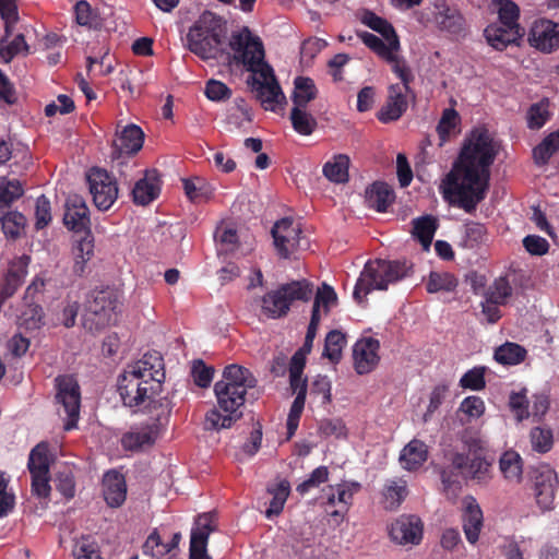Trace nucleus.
Segmentation results:
<instances>
[{"label":"nucleus","instance_id":"obj_1","mask_svg":"<svg viewBox=\"0 0 559 559\" xmlns=\"http://www.w3.org/2000/svg\"><path fill=\"white\" fill-rule=\"evenodd\" d=\"M165 370L157 352L145 354L140 360L127 366L118 378V392L123 404L146 411L151 416L142 425L127 432L122 445L128 450L151 447L168 424L171 406L160 396Z\"/></svg>","mask_w":559,"mask_h":559},{"label":"nucleus","instance_id":"obj_2","mask_svg":"<svg viewBox=\"0 0 559 559\" xmlns=\"http://www.w3.org/2000/svg\"><path fill=\"white\" fill-rule=\"evenodd\" d=\"M498 152L497 143L486 129L474 130L466 140L457 162L442 182L445 197L472 213L486 197L490 165Z\"/></svg>","mask_w":559,"mask_h":559},{"label":"nucleus","instance_id":"obj_3","mask_svg":"<svg viewBox=\"0 0 559 559\" xmlns=\"http://www.w3.org/2000/svg\"><path fill=\"white\" fill-rule=\"evenodd\" d=\"M229 47L234 60L242 63L252 72L251 86L257 98L265 110H276L285 96L275 79L273 69L264 62V48L261 39L253 35L248 27L235 31L230 35Z\"/></svg>","mask_w":559,"mask_h":559},{"label":"nucleus","instance_id":"obj_4","mask_svg":"<svg viewBox=\"0 0 559 559\" xmlns=\"http://www.w3.org/2000/svg\"><path fill=\"white\" fill-rule=\"evenodd\" d=\"M226 26L224 20L204 11L188 28L183 46L203 60L217 59L224 53Z\"/></svg>","mask_w":559,"mask_h":559},{"label":"nucleus","instance_id":"obj_5","mask_svg":"<svg viewBox=\"0 0 559 559\" xmlns=\"http://www.w3.org/2000/svg\"><path fill=\"white\" fill-rule=\"evenodd\" d=\"M360 21L383 37L379 38L368 32H357L360 40L380 58L390 63L392 71L403 73L404 68H401V60H404V58L400 56L401 45L393 26L386 20L370 11H365L361 14Z\"/></svg>","mask_w":559,"mask_h":559},{"label":"nucleus","instance_id":"obj_6","mask_svg":"<svg viewBox=\"0 0 559 559\" xmlns=\"http://www.w3.org/2000/svg\"><path fill=\"white\" fill-rule=\"evenodd\" d=\"M409 267L405 262L374 260L366 263L357 280L353 296L359 304L372 290H385L390 284L407 276Z\"/></svg>","mask_w":559,"mask_h":559},{"label":"nucleus","instance_id":"obj_7","mask_svg":"<svg viewBox=\"0 0 559 559\" xmlns=\"http://www.w3.org/2000/svg\"><path fill=\"white\" fill-rule=\"evenodd\" d=\"M214 392L218 407L226 414L222 415L217 409L209 411L205 415L204 427L207 430L229 428L241 416L239 408L245 404L246 392L216 383Z\"/></svg>","mask_w":559,"mask_h":559},{"label":"nucleus","instance_id":"obj_8","mask_svg":"<svg viewBox=\"0 0 559 559\" xmlns=\"http://www.w3.org/2000/svg\"><path fill=\"white\" fill-rule=\"evenodd\" d=\"M118 295L112 289L93 292L87 301L84 325L90 330H99L117 321Z\"/></svg>","mask_w":559,"mask_h":559},{"label":"nucleus","instance_id":"obj_9","mask_svg":"<svg viewBox=\"0 0 559 559\" xmlns=\"http://www.w3.org/2000/svg\"><path fill=\"white\" fill-rule=\"evenodd\" d=\"M144 134L140 127L128 124L120 132H117L114 140L112 163L121 176L129 177V159L142 148Z\"/></svg>","mask_w":559,"mask_h":559},{"label":"nucleus","instance_id":"obj_10","mask_svg":"<svg viewBox=\"0 0 559 559\" xmlns=\"http://www.w3.org/2000/svg\"><path fill=\"white\" fill-rule=\"evenodd\" d=\"M272 236L277 253L285 259L309 247L308 239L302 236L301 224L288 217L274 224Z\"/></svg>","mask_w":559,"mask_h":559},{"label":"nucleus","instance_id":"obj_11","mask_svg":"<svg viewBox=\"0 0 559 559\" xmlns=\"http://www.w3.org/2000/svg\"><path fill=\"white\" fill-rule=\"evenodd\" d=\"M401 68H404L403 73L393 71L401 80V84H393L389 87V96L385 105L378 114V118L382 122H390L399 119L407 109V93L409 91V83L413 80L411 69L405 60H401Z\"/></svg>","mask_w":559,"mask_h":559},{"label":"nucleus","instance_id":"obj_12","mask_svg":"<svg viewBox=\"0 0 559 559\" xmlns=\"http://www.w3.org/2000/svg\"><path fill=\"white\" fill-rule=\"evenodd\" d=\"M532 480L538 508L544 512L552 510L559 491V480L555 469L548 464H538L532 471Z\"/></svg>","mask_w":559,"mask_h":559},{"label":"nucleus","instance_id":"obj_13","mask_svg":"<svg viewBox=\"0 0 559 559\" xmlns=\"http://www.w3.org/2000/svg\"><path fill=\"white\" fill-rule=\"evenodd\" d=\"M57 382V402L61 408L60 415H64L67 421L66 430H71L76 426L80 414L81 394L76 380L71 376H62L56 379Z\"/></svg>","mask_w":559,"mask_h":559},{"label":"nucleus","instance_id":"obj_14","mask_svg":"<svg viewBox=\"0 0 559 559\" xmlns=\"http://www.w3.org/2000/svg\"><path fill=\"white\" fill-rule=\"evenodd\" d=\"M87 182L95 206L100 211L110 209L118 198L116 180L105 169L93 168Z\"/></svg>","mask_w":559,"mask_h":559},{"label":"nucleus","instance_id":"obj_15","mask_svg":"<svg viewBox=\"0 0 559 559\" xmlns=\"http://www.w3.org/2000/svg\"><path fill=\"white\" fill-rule=\"evenodd\" d=\"M527 41L531 47L543 53L558 50L559 22L546 17L535 20L530 27Z\"/></svg>","mask_w":559,"mask_h":559},{"label":"nucleus","instance_id":"obj_16","mask_svg":"<svg viewBox=\"0 0 559 559\" xmlns=\"http://www.w3.org/2000/svg\"><path fill=\"white\" fill-rule=\"evenodd\" d=\"M424 524L417 515L403 514L389 527V535L397 545H418L423 539Z\"/></svg>","mask_w":559,"mask_h":559},{"label":"nucleus","instance_id":"obj_17","mask_svg":"<svg viewBox=\"0 0 559 559\" xmlns=\"http://www.w3.org/2000/svg\"><path fill=\"white\" fill-rule=\"evenodd\" d=\"M451 466L466 479L477 484H485L490 478V464L480 455L473 457L463 453H455L451 459Z\"/></svg>","mask_w":559,"mask_h":559},{"label":"nucleus","instance_id":"obj_18","mask_svg":"<svg viewBox=\"0 0 559 559\" xmlns=\"http://www.w3.org/2000/svg\"><path fill=\"white\" fill-rule=\"evenodd\" d=\"M216 530L213 513H204L197 518L191 531L190 559H211L206 554L207 539Z\"/></svg>","mask_w":559,"mask_h":559},{"label":"nucleus","instance_id":"obj_19","mask_svg":"<svg viewBox=\"0 0 559 559\" xmlns=\"http://www.w3.org/2000/svg\"><path fill=\"white\" fill-rule=\"evenodd\" d=\"M64 225L76 235L91 230L90 211L83 197L70 194L66 201Z\"/></svg>","mask_w":559,"mask_h":559},{"label":"nucleus","instance_id":"obj_20","mask_svg":"<svg viewBox=\"0 0 559 559\" xmlns=\"http://www.w3.org/2000/svg\"><path fill=\"white\" fill-rule=\"evenodd\" d=\"M379 348V341L372 337L361 338L356 342L353 356L355 369L359 374L368 373L376 368L380 359Z\"/></svg>","mask_w":559,"mask_h":559},{"label":"nucleus","instance_id":"obj_21","mask_svg":"<svg viewBox=\"0 0 559 559\" xmlns=\"http://www.w3.org/2000/svg\"><path fill=\"white\" fill-rule=\"evenodd\" d=\"M463 531L468 543L475 544L483 528V511L476 499L468 496L463 499Z\"/></svg>","mask_w":559,"mask_h":559},{"label":"nucleus","instance_id":"obj_22","mask_svg":"<svg viewBox=\"0 0 559 559\" xmlns=\"http://www.w3.org/2000/svg\"><path fill=\"white\" fill-rule=\"evenodd\" d=\"M522 35L523 31L520 26L492 24L485 29V37L488 44L497 50H502L508 45L516 43Z\"/></svg>","mask_w":559,"mask_h":559},{"label":"nucleus","instance_id":"obj_23","mask_svg":"<svg viewBox=\"0 0 559 559\" xmlns=\"http://www.w3.org/2000/svg\"><path fill=\"white\" fill-rule=\"evenodd\" d=\"M255 382L257 380L249 369L233 364L225 367L223 379L216 382V384H225L229 389H237L247 393L248 389L255 385Z\"/></svg>","mask_w":559,"mask_h":559},{"label":"nucleus","instance_id":"obj_24","mask_svg":"<svg viewBox=\"0 0 559 559\" xmlns=\"http://www.w3.org/2000/svg\"><path fill=\"white\" fill-rule=\"evenodd\" d=\"M435 8V21L442 31L453 35H460L464 31V19L456 9L444 2L436 3Z\"/></svg>","mask_w":559,"mask_h":559},{"label":"nucleus","instance_id":"obj_25","mask_svg":"<svg viewBox=\"0 0 559 559\" xmlns=\"http://www.w3.org/2000/svg\"><path fill=\"white\" fill-rule=\"evenodd\" d=\"M159 180L156 170H147L133 190V201L140 205H146L155 200L159 193Z\"/></svg>","mask_w":559,"mask_h":559},{"label":"nucleus","instance_id":"obj_26","mask_svg":"<svg viewBox=\"0 0 559 559\" xmlns=\"http://www.w3.org/2000/svg\"><path fill=\"white\" fill-rule=\"evenodd\" d=\"M103 487L104 498L110 507H119L126 500V481L118 472L106 473L103 479Z\"/></svg>","mask_w":559,"mask_h":559},{"label":"nucleus","instance_id":"obj_27","mask_svg":"<svg viewBox=\"0 0 559 559\" xmlns=\"http://www.w3.org/2000/svg\"><path fill=\"white\" fill-rule=\"evenodd\" d=\"M255 301L260 302L261 312L271 319L282 318L289 311L281 285L276 289L267 292L261 298L255 299Z\"/></svg>","mask_w":559,"mask_h":559},{"label":"nucleus","instance_id":"obj_28","mask_svg":"<svg viewBox=\"0 0 559 559\" xmlns=\"http://www.w3.org/2000/svg\"><path fill=\"white\" fill-rule=\"evenodd\" d=\"M427 445L418 439H413L402 449L399 460L404 469L415 471L427 461Z\"/></svg>","mask_w":559,"mask_h":559},{"label":"nucleus","instance_id":"obj_29","mask_svg":"<svg viewBox=\"0 0 559 559\" xmlns=\"http://www.w3.org/2000/svg\"><path fill=\"white\" fill-rule=\"evenodd\" d=\"M94 254V237L91 230L82 231L76 235L73 246L74 265L73 271L75 274L81 275L84 272L85 264Z\"/></svg>","mask_w":559,"mask_h":559},{"label":"nucleus","instance_id":"obj_30","mask_svg":"<svg viewBox=\"0 0 559 559\" xmlns=\"http://www.w3.org/2000/svg\"><path fill=\"white\" fill-rule=\"evenodd\" d=\"M394 201V192L391 187L383 182H374L366 190V202L369 207L378 212H385Z\"/></svg>","mask_w":559,"mask_h":559},{"label":"nucleus","instance_id":"obj_31","mask_svg":"<svg viewBox=\"0 0 559 559\" xmlns=\"http://www.w3.org/2000/svg\"><path fill=\"white\" fill-rule=\"evenodd\" d=\"M337 305V295L333 287L328 284H322L316 293L311 318H316L321 321L322 317L329 314V312Z\"/></svg>","mask_w":559,"mask_h":559},{"label":"nucleus","instance_id":"obj_32","mask_svg":"<svg viewBox=\"0 0 559 559\" xmlns=\"http://www.w3.org/2000/svg\"><path fill=\"white\" fill-rule=\"evenodd\" d=\"M289 492L290 485L285 479L267 487V493L272 497L269 508L265 510V516L269 520L278 516L282 513Z\"/></svg>","mask_w":559,"mask_h":559},{"label":"nucleus","instance_id":"obj_33","mask_svg":"<svg viewBox=\"0 0 559 559\" xmlns=\"http://www.w3.org/2000/svg\"><path fill=\"white\" fill-rule=\"evenodd\" d=\"M499 467L503 477L513 484H520L523 476V461L521 455L513 451H506L500 460Z\"/></svg>","mask_w":559,"mask_h":559},{"label":"nucleus","instance_id":"obj_34","mask_svg":"<svg viewBox=\"0 0 559 559\" xmlns=\"http://www.w3.org/2000/svg\"><path fill=\"white\" fill-rule=\"evenodd\" d=\"M382 495L385 509H396L408 495L406 480L402 478L388 479Z\"/></svg>","mask_w":559,"mask_h":559},{"label":"nucleus","instance_id":"obj_35","mask_svg":"<svg viewBox=\"0 0 559 559\" xmlns=\"http://www.w3.org/2000/svg\"><path fill=\"white\" fill-rule=\"evenodd\" d=\"M438 221L431 215H424L413 219V236L421 243L424 250H429Z\"/></svg>","mask_w":559,"mask_h":559},{"label":"nucleus","instance_id":"obj_36","mask_svg":"<svg viewBox=\"0 0 559 559\" xmlns=\"http://www.w3.org/2000/svg\"><path fill=\"white\" fill-rule=\"evenodd\" d=\"M17 324L27 331L40 329L44 324L43 308L33 300H24V306L17 317Z\"/></svg>","mask_w":559,"mask_h":559},{"label":"nucleus","instance_id":"obj_37","mask_svg":"<svg viewBox=\"0 0 559 559\" xmlns=\"http://www.w3.org/2000/svg\"><path fill=\"white\" fill-rule=\"evenodd\" d=\"M281 287L289 309L294 301H308L313 294V285L307 280L292 281Z\"/></svg>","mask_w":559,"mask_h":559},{"label":"nucleus","instance_id":"obj_38","mask_svg":"<svg viewBox=\"0 0 559 559\" xmlns=\"http://www.w3.org/2000/svg\"><path fill=\"white\" fill-rule=\"evenodd\" d=\"M349 158L346 155H335L323 166V175L332 182L343 183L348 180Z\"/></svg>","mask_w":559,"mask_h":559},{"label":"nucleus","instance_id":"obj_39","mask_svg":"<svg viewBox=\"0 0 559 559\" xmlns=\"http://www.w3.org/2000/svg\"><path fill=\"white\" fill-rule=\"evenodd\" d=\"M290 121L294 130L301 135H310L317 128V120L307 107H293Z\"/></svg>","mask_w":559,"mask_h":559},{"label":"nucleus","instance_id":"obj_40","mask_svg":"<svg viewBox=\"0 0 559 559\" xmlns=\"http://www.w3.org/2000/svg\"><path fill=\"white\" fill-rule=\"evenodd\" d=\"M316 95L317 88L311 79L304 76L295 79L293 107H307L308 103L314 99Z\"/></svg>","mask_w":559,"mask_h":559},{"label":"nucleus","instance_id":"obj_41","mask_svg":"<svg viewBox=\"0 0 559 559\" xmlns=\"http://www.w3.org/2000/svg\"><path fill=\"white\" fill-rule=\"evenodd\" d=\"M526 357V349L516 343L507 342L495 352V359L502 365H518Z\"/></svg>","mask_w":559,"mask_h":559},{"label":"nucleus","instance_id":"obj_42","mask_svg":"<svg viewBox=\"0 0 559 559\" xmlns=\"http://www.w3.org/2000/svg\"><path fill=\"white\" fill-rule=\"evenodd\" d=\"M457 280L448 272H431L427 281V292L435 294L439 292H453L457 286Z\"/></svg>","mask_w":559,"mask_h":559},{"label":"nucleus","instance_id":"obj_43","mask_svg":"<svg viewBox=\"0 0 559 559\" xmlns=\"http://www.w3.org/2000/svg\"><path fill=\"white\" fill-rule=\"evenodd\" d=\"M559 150V130L548 134L542 143L533 151L534 159L537 164H546L549 158Z\"/></svg>","mask_w":559,"mask_h":559},{"label":"nucleus","instance_id":"obj_44","mask_svg":"<svg viewBox=\"0 0 559 559\" xmlns=\"http://www.w3.org/2000/svg\"><path fill=\"white\" fill-rule=\"evenodd\" d=\"M532 449L537 453H547L554 445V433L549 427H534L530 432Z\"/></svg>","mask_w":559,"mask_h":559},{"label":"nucleus","instance_id":"obj_45","mask_svg":"<svg viewBox=\"0 0 559 559\" xmlns=\"http://www.w3.org/2000/svg\"><path fill=\"white\" fill-rule=\"evenodd\" d=\"M23 188L19 180L0 177V209L9 207L23 195Z\"/></svg>","mask_w":559,"mask_h":559},{"label":"nucleus","instance_id":"obj_46","mask_svg":"<svg viewBox=\"0 0 559 559\" xmlns=\"http://www.w3.org/2000/svg\"><path fill=\"white\" fill-rule=\"evenodd\" d=\"M1 225L3 233L13 239L21 236L25 226V216L16 211H10L2 215Z\"/></svg>","mask_w":559,"mask_h":559},{"label":"nucleus","instance_id":"obj_47","mask_svg":"<svg viewBox=\"0 0 559 559\" xmlns=\"http://www.w3.org/2000/svg\"><path fill=\"white\" fill-rule=\"evenodd\" d=\"M28 469L31 474L49 473L48 445L37 444L29 453Z\"/></svg>","mask_w":559,"mask_h":559},{"label":"nucleus","instance_id":"obj_48","mask_svg":"<svg viewBox=\"0 0 559 559\" xmlns=\"http://www.w3.org/2000/svg\"><path fill=\"white\" fill-rule=\"evenodd\" d=\"M346 344L345 335L337 330H333L328 333L325 337V345L323 356L329 358L332 362L340 360L342 350Z\"/></svg>","mask_w":559,"mask_h":559},{"label":"nucleus","instance_id":"obj_49","mask_svg":"<svg viewBox=\"0 0 559 559\" xmlns=\"http://www.w3.org/2000/svg\"><path fill=\"white\" fill-rule=\"evenodd\" d=\"M5 38L0 40V60L8 63L16 55L21 52H28V45L26 44L23 34L16 35L10 43H7Z\"/></svg>","mask_w":559,"mask_h":559},{"label":"nucleus","instance_id":"obj_50","mask_svg":"<svg viewBox=\"0 0 559 559\" xmlns=\"http://www.w3.org/2000/svg\"><path fill=\"white\" fill-rule=\"evenodd\" d=\"M484 296L493 300V302L506 305L508 299L512 296V287L509 281L501 276L493 281L486 289Z\"/></svg>","mask_w":559,"mask_h":559},{"label":"nucleus","instance_id":"obj_51","mask_svg":"<svg viewBox=\"0 0 559 559\" xmlns=\"http://www.w3.org/2000/svg\"><path fill=\"white\" fill-rule=\"evenodd\" d=\"M171 551L170 544L162 542L159 534L154 531L146 538L143 545V554L153 559H164Z\"/></svg>","mask_w":559,"mask_h":559},{"label":"nucleus","instance_id":"obj_52","mask_svg":"<svg viewBox=\"0 0 559 559\" xmlns=\"http://www.w3.org/2000/svg\"><path fill=\"white\" fill-rule=\"evenodd\" d=\"M27 263L24 264L20 270L10 269L2 287L0 288V295L2 296V299H8L11 296L14 295V293L19 289V287L23 283V278L26 274V266Z\"/></svg>","mask_w":559,"mask_h":559},{"label":"nucleus","instance_id":"obj_53","mask_svg":"<svg viewBox=\"0 0 559 559\" xmlns=\"http://www.w3.org/2000/svg\"><path fill=\"white\" fill-rule=\"evenodd\" d=\"M215 239L217 241L219 252H229L235 249L238 236L234 227L223 225L216 229Z\"/></svg>","mask_w":559,"mask_h":559},{"label":"nucleus","instance_id":"obj_54","mask_svg":"<svg viewBox=\"0 0 559 559\" xmlns=\"http://www.w3.org/2000/svg\"><path fill=\"white\" fill-rule=\"evenodd\" d=\"M73 555L76 559H102L97 544L91 537H81L76 540Z\"/></svg>","mask_w":559,"mask_h":559},{"label":"nucleus","instance_id":"obj_55","mask_svg":"<svg viewBox=\"0 0 559 559\" xmlns=\"http://www.w3.org/2000/svg\"><path fill=\"white\" fill-rule=\"evenodd\" d=\"M360 485L353 481H343L336 486H329L330 491H335L337 496V503L343 504L345 510L352 503L353 496L359 490Z\"/></svg>","mask_w":559,"mask_h":559},{"label":"nucleus","instance_id":"obj_56","mask_svg":"<svg viewBox=\"0 0 559 559\" xmlns=\"http://www.w3.org/2000/svg\"><path fill=\"white\" fill-rule=\"evenodd\" d=\"M329 479V469L325 466H319L312 471L310 476L297 486V491L301 495L310 489L319 487Z\"/></svg>","mask_w":559,"mask_h":559},{"label":"nucleus","instance_id":"obj_57","mask_svg":"<svg viewBox=\"0 0 559 559\" xmlns=\"http://www.w3.org/2000/svg\"><path fill=\"white\" fill-rule=\"evenodd\" d=\"M547 105L544 103L534 104L527 111V126L530 129H540L548 120Z\"/></svg>","mask_w":559,"mask_h":559},{"label":"nucleus","instance_id":"obj_58","mask_svg":"<svg viewBox=\"0 0 559 559\" xmlns=\"http://www.w3.org/2000/svg\"><path fill=\"white\" fill-rule=\"evenodd\" d=\"M485 368L483 367H476L463 374V377L460 380L461 386L465 389H471L475 391H479L485 388Z\"/></svg>","mask_w":559,"mask_h":559},{"label":"nucleus","instance_id":"obj_59","mask_svg":"<svg viewBox=\"0 0 559 559\" xmlns=\"http://www.w3.org/2000/svg\"><path fill=\"white\" fill-rule=\"evenodd\" d=\"M459 114L454 109H445L438 124V133L442 141H445L459 123Z\"/></svg>","mask_w":559,"mask_h":559},{"label":"nucleus","instance_id":"obj_60","mask_svg":"<svg viewBox=\"0 0 559 559\" xmlns=\"http://www.w3.org/2000/svg\"><path fill=\"white\" fill-rule=\"evenodd\" d=\"M519 8L518 5L509 0L500 2L499 7V24L506 26H520L518 23Z\"/></svg>","mask_w":559,"mask_h":559},{"label":"nucleus","instance_id":"obj_61","mask_svg":"<svg viewBox=\"0 0 559 559\" xmlns=\"http://www.w3.org/2000/svg\"><path fill=\"white\" fill-rule=\"evenodd\" d=\"M0 14L4 21L5 36L9 37L19 17L14 0H0Z\"/></svg>","mask_w":559,"mask_h":559},{"label":"nucleus","instance_id":"obj_62","mask_svg":"<svg viewBox=\"0 0 559 559\" xmlns=\"http://www.w3.org/2000/svg\"><path fill=\"white\" fill-rule=\"evenodd\" d=\"M525 393V390L523 392L511 393L509 399V405L519 421L530 417L528 401Z\"/></svg>","mask_w":559,"mask_h":559},{"label":"nucleus","instance_id":"obj_63","mask_svg":"<svg viewBox=\"0 0 559 559\" xmlns=\"http://www.w3.org/2000/svg\"><path fill=\"white\" fill-rule=\"evenodd\" d=\"M35 217L37 229L46 227L51 221L50 202L45 195H40L36 200Z\"/></svg>","mask_w":559,"mask_h":559},{"label":"nucleus","instance_id":"obj_64","mask_svg":"<svg viewBox=\"0 0 559 559\" xmlns=\"http://www.w3.org/2000/svg\"><path fill=\"white\" fill-rule=\"evenodd\" d=\"M460 411L469 418H479L485 412V403L478 396H467L462 401Z\"/></svg>","mask_w":559,"mask_h":559}]
</instances>
